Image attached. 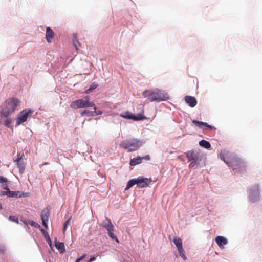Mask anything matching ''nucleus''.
<instances>
[{
	"mask_svg": "<svg viewBox=\"0 0 262 262\" xmlns=\"http://www.w3.org/2000/svg\"><path fill=\"white\" fill-rule=\"evenodd\" d=\"M19 100L16 98L6 100L0 106V116L6 118L11 116L19 106Z\"/></svg>",
	"mask_w": 262,
	"mask_h": 262,
	"instance_id": "1",
	"label": "nucleus"
},
{
	"mask_svg": "<svg viewBox=\"0 0 262 262\" xmlns=\"http://www.w3.org/2000/svg\"><path fill=\"white\" fill-rule=\"evenodd\" d=\"M173 242L177 248L180 255L184 260H186L187 257L185 254V251L183 248L182 241L180 237H175L174 238Z\"/></svg>",
	"mask_w": 262,
	"mask_h": 262,
	"instance_id": "8",
	"label": "nucleus"
},
{
	"mask_svg": "<svg viewBox=\"0 0 262 262\" xmlns=\"http://www.w3.org/2000/svg\"><path fill=\"white\" fill-rule=\"evenodd\" d=\"M141 145L142 142L140 140L136 139H129L122 141L120 146L123 148L128 149V151H133L138 149Z\"/></svg>",
	"mask_w": 262,
	"mask_h": 262,
	"instance_id": "3",
	"label": "nucleus"
},
{
	"mask_svg": "<svg viewBox=\"0 0 262 262\" xmlns=\"http://www.w3.org/2000/svg\"><path fill=\"white\" fill-rule=\"evenodd\" d=\"M17 166L20 173H23L25 168V165H17Z\"/></svg>",
	"mask_w": 262,
	"mask_h": 262,
	"instance_id": "28",
	"label": "nucleus"
},
{
	"mask_svg": "<svg viewBox=\"0 0 262 262\" xmlns=\"http://www.w3.org/2000/svg\"><path fill=\"white\" fill-rule=\"evenodd\" d=\"M215 242L221 248H224V245L228 243L227 239L222 236H217L215 238Z\"/></svg>",
	"mask_w": 262,
	"mask_h": 262,
	"instance_id": "14",
	"label": "nucleus"
},
{
	"mask_svg": "<svg viewBox=\"0 0 262 262\" xmlns=\"http://www.w3.org/2000/svg\"><path fill=\"white\" fill-rule=\"evenodd\" d=\"M23 155H20V154H19L18 155V157L14 161V162H19L20 161L21 159H22L23 158Z\"/></svg>",
	"mask_w": 262,
	"mask_h": 262,
	"instance_id": "32",
	"label": "nucleus"
},
{
	"mask_svg": "<svg viewBox=\"0 0 262 262\" xmlns=\"http://www.w3.org/2000/svg\"><path fill=\"white\" fill-rule=\"evenodd\" d=\"M54 33L52 31V30L49 27H48L46 28V38L47 40V41L48 43H51L52 42V40L54 37Z\"/></svg>",
	"mask_w": 262,
	"mask_h": 262,
	"instance_id": "15",
	"label": "nucleus"
},
{
	"mask_svg": "<svg viewBox=\"0 0 262 262\" xmlns=\"http://www.w3.org/2000/svg\"><path fill=\"white\" fill-rule=\"evenodd\" d=\"M186 155L191 164L196 163L199 161L200 158L199 153L195 150L188 151L186 153Z\"/></svg>",
	"mask_w": 262,
	"mask_h": 262,
	"instance_id": "9",
	"label": "nucleus"
},
{
	"mask_svg": "<svg viewBox=\"0 0 262 262\" xmlns=\"http://www.w3.org/2000/svg\"><path fill=\"white\" fill-rule=\"evenodd\" d=\"M89 97L86 96L84 99H80L72 102L70 107L74 109L87 108L94 106V103L89 101Z\"/></svg>",
	"mask_w": 262,
	"mask_h": 262,
	"instance_id": "5",
	"label": "nucleus"
},
{
	"mask_svg": "<svg viewBox=\"0 0 262 262\" xmlns=\"http://www.w3.org/2000/svg\"><path fill=\"white\" fill-rule=\"evenodd\" d=\"M101 226L105 228L108 232L109 236L114 240H115L117 243H119V241L117 237L114 234V226L110 219L106 218L105 220H103L101 223Z\"/></svg>",
	"mask_w": 262,
	"mask_h": 262,
	"instance_id": "6",
	"label": "nucleus"
},
{
	"mask_svg": "<svg viewBox=\"0 0 262 262\" xmlns=\"http://www.w3.org/2000/svg\"><path fill=\"white\" fill-rule=\"evenodd\" d=\"M9 220L11 221L16 222V223H18V222H19L18 219L14 216H10L9 217Z\"/></svg>",
	"mask_w": 262,
	"mask_h": 262,
	"instance_id": "27",
	"label": "nucleus"
},
{
	"mask_svg": "<svg viewBox=\"0 0 262 262\" xmlns=\"http://www.w3.org/2000/svg\"><path fill=\"white\" fill-rule=\"evenodd\" d=\"M185 101L186 103L191 107H194L197 103V101L195 97L190 96H186L185 97Z\"/></svg>",
	"mask_w": 262,
	"mask_h": 262,
	"instance_id": "13",
	"label": "nucleus"
},
{
	"mask_svg": "<svg viewBox=\"0 0 262 262\" xmlns=\"http://www.w3.org/2000/svg\"><path fill=\"white\" fill-rule=\"evenodd\" d=\"M55 246L60 253H63L65 251L64 245L63 243L59 242L57 240L55 241Z\"/></svg>",
	"mask_w": 262,
	"mask_h": 262,
	"instance_id": "17",
	"label": "nucleus"
},
{
	"mask_svg": "<svg viewBox=\"0 0 262 262\" xmlns=\"http://www.w3.org/2000/svg\"><path fill=\"white\" fill-rule=\"evenodd\" d=\"M19 193V191H12L8 190V197H18Z\"/></svg>",
	"mask_w": 262,
	"mask_h": 262,
	"instance_id": "23",
	"label": "nucleus"
},
{
	"mask_svg": "<svg viewBox=\"0 0 262 262\" xmlns=\"http://www.w3.org/2000/svg\"><path fill=\"white\" fill-rule=\"evenodd\" d=\"M0 195L1 196H4L7 195L8 196V190L6 191H0Z\"/></svg>",
	"mask_w": 262,
	"mask_h": 262,
	"instance_id": "30",
	"label": "nucleus"
},
{
	"mask_svg": "<svg viewBox=\"0 0 262 262\" xmlns=\"http://www.w3.org/2000/svg\"><path fill=\"white\" fill-rule=\"evenodd\" d=\"M2 209V205L0 204V210H1Z\"/></svg>",
	"mask_w": 262,
	"mask_h": 262,
	"instance_id": "36",
	"label": "nucleus"
},
{
	"mask_svg": "<svg viewBox=\"0 0 262 262\" xmlns=\"http://www.w3.org/2000/svg\"><path fill=\"white\" fill-rule=\"evenodd\" d=\"M73 43L76 49L78 50L80 46V43L77 40V35L76 34L73 35Z\"/></svg>",
	"mask_w": 262,
	"mask_h": 262,
	"instance_id": "20",
	"label": "nucleus"
},
{
	"mask_svg": "<svg viewBox=\"0 0 262 262\" xmlns=\"http://www.w3.org/2000/svg\"><path fill=\"white\" fill-rule=\"evenodd\" d=\"M32 111L30 110H24L21 111L18 114L17 118V125H19L21 123L25 122L29 115L32 113Z\"/></svg>",
	"mask_w": 262,
	"mask_h": 262,
	"instance_id": "7",
	"label": "nucleus"
},
{
	"mask_svg": "<svg viewBox=\"0 0 262 262\" xmlns=\"http://www.w3.org/2000/svg\"><path fill=\"white\" fill-rule=\"evenodd\" d=\"M150 182V179L141 177L131 179L128 182L127 186L125 188V190H127L135 184H137L138 187L140 188L147 187L148 186Z\"/></svg>",
	"mask_w": 262,
	"mask_h": 262,
	"instance_id": "4",
	"label": "nucleus"
},
{
	"mask_svg": "<svg viewBox=\"0 0 262 262\" xmlns=\"http://www.w3.org/2000/svg\"><path fill=\"white\" fill-rule=\"evenodd\" d=\"M85 256L86 254H83L82 256L78 258L75 262H80V261L82 260L85 257Z\"/></svg>",
	"mask_w": 262,
	"mask_h": 262,
	"instance_id": "31",
	"label": "nucleus"
},
{
	"mask_svg": "<svg viewBox=\"0 0 262 262\" xmlns=\"http://www.w3.org/2000/svg\"><path fill=\"white\" fill-rule=\"evenodd\" d=\"M30 224L32 226H34L36 228H40V226L37 223L35 222L34 221H31Z\"/></svg>",
	"mask_w": 262,
	"mask_h": 262,
	"instance_id": "29",
	"label": "nucleus"
},
{
	"mask_svg": "<svg viewBox=\"0 0 262 262\" xmlns=\"http://www.w3.org/2000/svg\"><path fill=\"white\" fill-rule=\"evenodd\" d=\"M96 259V257H95V256H92V257H91L90 258V259L89 260V261L88 262H92L94 260H95Z\"/></svg>",
	"mask_w": 262,
	"mask_h": 262,
	"instance_id": "34",
	"label": "nucleus"
},
{
	"mask_svg": "<svg viewBox=\"0 0 262 262\" xmlns=\"http://www.w3.org/2000/svg\"><path fill=\"white\" fill-rule=\"evenodd\" d=\"M142 95L144 97L148 98L150 101L160 102L169 99V95L167 93L160 90H146L143 92Z\"/></svg>",
	"mask_w": 262,
	"mask_h": 262,
	"instance_id": "2",
	"label": "nucleus"
},
{
	"mask_svg": "<svg viewBox=\"0 0 262 262\" xmlns=\"http://www.w3.org/2000/svg\"><path fill=\"white\" fill-rule=\"evenodd\" d=\"M192 122L195 126L200 128L204 129L205 127H206L207 128H209L211 130L215 129V128L214 126L209 125L206 122H203L195 120H193Z\"/></svg>",
	"mask_w": 262,
	"mask_h": 262,
	"instance_id": "12",
	"label": "nucleus"
},
{
	"mask_svg": "<svg viewBox=\"0 0 262 262\" xmlns=\"http://www.w3.org/2000/svg\"><path fill=\"white\" fill-rule=\"evenodd\" d=\"M7 118L4 121L3 124L6 126L9 127H10V125L12 123V119H11L10 118H8V117H7Z\"/></svg>",
	"mask_w": 262,
	"mask_h": 262,
	"instance_id": "24",
	"label": "nucleus"
},
{
	"mask_svg": "<svg viewBox=\"0 0 262 262\" xmlns=\"http://www.w3.org/2000/svg\"><path fill=\"white\" fill-rule=\"evenodd\" d=\"M3 188L4 189L6 190L7 191V190H9V188H8V185H6V184L3 185Z\"/></svg>",
	"mask_w": 262,
	"mask_h": 262,
	"instance_id": "35",
	"label": "nucleus"
},
{
	"mask_svg": "<svg viewBox=\"0 0 262 262\" xmlns=\"http://www.w3.org/2000/svg\"><path fill=\"white\" fill-rule=\"evenodd\" d=\"M71 219L69 218L67 220V221L64 223L63 225V231L64 232L66 230V229L67 228V226L70 224Z\"/></svg>",
	"mask_w": 262,
	"mask_h": 262,
	"instance_id": "25",
	"label": "nucleus"
},
{
	"mask_svg": "<svg viewBox=\"0 0 262 262\" xmlns=\"http://www.w3.org/2000/svg\"><path fill=\"white\" fill-rule=\"evenodd\" d=\"M40 230L45 234V238L48 243L51 246L52 245V241L49 237V234L47 233H46L43 229H41Z\"/></svg>",
	"mask_w": 262,
	"mask_h": 262,
	"instance_id": "22",
	"label": "nucleus"
},
{
	"mask_svg": "<svg viewBox=\"0 0 262 262\" xmlns=\"http://www.w3.org/2000/svg\"><path fill=\"white\" fill-rule=\"evenodd\" d=\"M81 116H94V112L93 111L84 110L81 112L80 113Z\"/></svg>",
	"mask_w": 262,
	"mask_h": 262,
	"instance_id": "19",
	"label": "nucleus"
},
{
	"mask_svg": "<svg viewBox=\"0 0 262 262\" xmlns=\"http://www.w3.org/2000/svg\"><path fill=\"white\" fill-rule=\"evenodd\" d=\"M97 86H98L97 84H96L95 83H93L90 85V88L85 91V93L89 94V93L92 92L93 90H95L97 87Z\"/></svg>",
	"mask_w": 262,
	"mask_h": 262,
	"instance_id": "21",
	"label": "nucleus"
},
{
	"mask_svg": "<svg viewBox=\"0 0 262 262\" xmlns=\"http://www.w3.org/2000/svg\"><path fill=\"white\" fill-rule=\"evenodd\" d=\"M94 107V111H93V112H94V115H101L102 112L101 111H97V107L96 106H95V105L94 104V106H93Z\"/></svg>",
	"mask_w": 262,
	"mask_h": 262,
	"instance_id": "26",
	"label": "nucleus"
},
{
	"mask_svg": "<svg viewBox=\"0 0 262 262\" xmlns=\"http://www.w3.org/2000/svg\"><path fill=\"white\" fill-rule=\"evenodd\" d=\"M7 182V179L6 178L0 176V183H6Z\"/></svg>",
	"mask_w": 262,
	"mask_h": 262,
	"instance_id": "33",
	"label": "nucleus"
},
{
	"mask_svg": "<svg viewBox=\"0 0 262 262\" xmlns=\"http://www.w3.org/2000/svg\"><path fill=\"white\" fill-rule=\"evenodd\" d=\"M199 145L206 149H209L211 147L210 143L208 141L204 140H201L199 142Z\"/></svg>",
	"mask_w": 262,
	"mask_h": 262,
	"instance_id": "18",
	"label": "nucleus"
},
{
	"mask_svg": "<svg viewBox=\"0 0 262 262\" xmlns=\"http://www.w3.org/2000/svg\"><path fill=\"white\" fill-rule=\"evenodd\" d=\"M150 157L149 155L145 156L144 157H138L135 158H133L130 160L129 164H140L142 162L143 159L149 160Z\"/></svg>",
	"mask_w": 262,
	"mask_h": 262,
	"instance_id": "16",
	"label": "nucleus"
},
{
	"mask_svg": "<svg viewBox=\"0 0 262 262\" xmlns=\"http://www.w3.org/2000/svg\"><path fill=\"white\" fill-rule=\"evenodd\" d=\"M120 116L126 119H133L134 120H140L143 119L145 117L143 114H138L137 116H135L132 113L126 111L120 115Z\"/></svg>",
	"mask_w": 262,
	"mask_h": 262,
	"instance_id": "10",
	"label": "nucleus"
},
{
	"mask_svg": "<svg viewBox=\"0 0 262 262\" xmlns=\"http://www.w3.org/2000/svg\"><path fill=\"white\" fill-rule=\"evenodd\" d=\"M41 219L42 222V225L45 228H48V222L50 216V212L48 208H44L41 213Z\"/></svg>",
	"mask_w": 262,
	"mask_h": 262,
	"instance_id": "11",
	"label": "nucleus"
}]
</instances>
